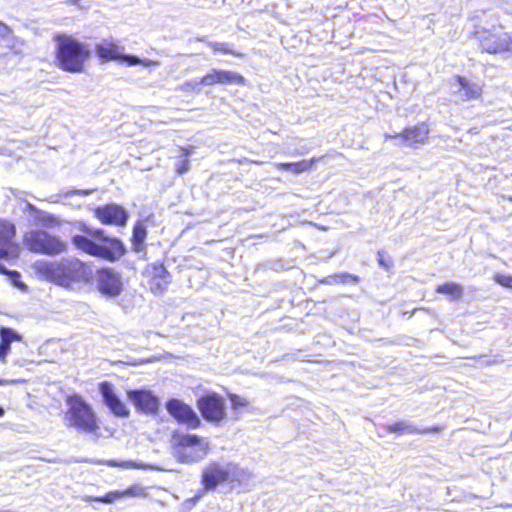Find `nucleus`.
Segmentation results:
<instances>
[{"label": "nucleus", "instance_id": "33", "mask_svg": "<svg viewBox=\"0 0 512 512\" xmlns=\"http://www.w3.org/2000/svg\"><path fill=\"white\" fill-rule=\"evenodd\" d=\"M494 281L499 285L512 289V276L505 274H495Z\"/></svg>", "mask_w": 512, "mask_h": 512}, {"label": "nucleus", "instance_id": "4", "mask_svg": "<svg viewBox=\"0 0 512 512\" xmlns=\"http://www.w3.org/2000/svg\"><path fill=\"white\" fill-rule=\"evenodd\" d=\"M68 405L64 414V420L69 428L86 434H98L100 430L99 420L90 404L78 394H70L66 397Z\"/></svg>", "mask_w": 512, "mask_h": 512}, {"label": "nucleus", "instance_id": "29", "mask_svg": "<svg viewBox=\"0 0 512 512\" xmlns=\"http://www.w3.org/2000/svg\"><path fill=\"white\" fill-rule=\"evenodd\" d=\"M121 499L126 497H146L148 495L146 488L139 484H133L124 490H120Z\"/></svg>", "mask_w": 512, "mask_h": 512}, {"label": "nucleus", "instance_id": "6", "mask_svg": "<svg viewBox=\"0 0 512 512\" xmlns=\"http://www.w3.org/2000/svg\"><path fill=\"white\" fill-rule=\"evenodd\" d=\"M171 439L174 456L180 463L199 461L209 450L208 442L196 434L175 431Z\"/></svg>", "mask_w": 512, "mask_h": 512}, {"label": "nucleus", "instance_id": "12", "mask_svg": "<svg viewBox=\"0 0 512 512\" xmlns=\"http://www.w3.org/2000/svg\"><path fill=\"white\" fill-rule=\"evenodd\" d=\"M93 214L103 225L123 227L129 219L127 210L122 205L116 203L98 206L94 208Z\"/></svg>", "mask_w": 512, "mask_h": 512}, {"label": "nucleus", "instance_id": "21", "mask_svg": "<svg viewBox=\"0 0 512 512\" xmlns=\"http://www.w3.org/2000/svg\"><path fill=\"white\" fill-rule=\"evenodd\" d=\"M95 52L103 63L122 59L120 47L112 41H103L95 46Z\"/></svg>", "mask_w": 512, "mask_h": 512}, {"label": "nucleus", "instance_id": "32", "mask_svg": "<svg viewBox=\"0 0 512 512\" xmlns=\"http://www.w3.org/2000/svg\"><path fill=\"white\" fill-rule=\"evenodd\" d=\"M0 274L8 276L16 286H22L21 275L16 270H8L0 263Z\"/></svg>", "mask_w": 512, "mask_h": 512}, {"label": "nucleus", "instance_id": "8", "mask_svg": "<svg viewBox=\"0 0 512 512\" xmlns=\"http://www.w3.org/2000/svg\"><path fill=\"white\" fill-rule=\"evenodd\" d=\"M196 406L201 416L208 422L220 423L226 418V403L222 395L208 391L196 400Z\"/></svg>", "mask_w": 512, "mask_h": 512}, {"label": "nucleus", "instance_id": "39", "mask_svg": "<svg viewBox=\"0 0 512 512\" xmlns=\"http://www.w3.org/2000/svg\"><path fill=\"white\" fill-rule=\"evenodd\" d=\"M121 60L126 61L129 65H137L140 63V59L135 55H123Z\"/></svg>", "mask_w": 512, "mask_h": 512}, {"label": "nucleus", "instance_id": "19", "mask_svg": "<svg viewBox=\"0 0 512 512\" xmlns=\"http://www.w3.org/2000/svg\"><path fill=\"white\" fill-rule=\"evenodd\" d=\"M454 79L460 86L457 93L459 94L462 101L477 100L482 96V85L471 82L461 75H456Z\"/></svg>", "mask_w": 512, "mask_h": 512}, {"label": "nucleus", "instance_id": "17", "mask_svg": "<svg viewBox=\"0 0 512 512\" xmlns=\"http://www.w3.org/2000/svg\"><path fill=\"white\" fill-rule=\"evenodd\" d=\"M98 389L103 397L104 403L111 412L118 417H127L129 410L123 401L115 393L114 385L111 382L103 381L98 384Z\"/></svg>", "mask_w": 512, "mask_h": 512}, {"label": "nucleus", "instance_id": "30", "mask_svg": "<svg viewBox=\"0 0 512 512\" xmlns=\"http://www.w3.org/2000/svg\"><path fill=\"white\" fill-rule=\"evenodd\" d=\"M228 399L230 400L231 407L235 411H239L249 406L250 401L241 395L235 393H228Z\"/></svg>", "mask_w": 512, "mask_h": 512}, {"label": "nucleus", "instance_id": "18", "mask_svg": "<svg viewBox=\"0 0 512 512\" xmlns=\"http://www.w3.org/2000/svg\"><path fill=\"white\" fill-rule=\"evenodd\" d=\"M230 473L217 463L208 465L202 473L201 483L206 490L215 489L219 484L229 479Z\"/></svg>", "mask_w": 512, "mask_h": 512}, {"label": "nucleus", "instance_id": "10", "mask_svg": "<svg viewBox=\"0 0 512 512\" xmlns=\"http://www.w3.org/2000/svg\"><path fill=\"white\" fill-rule=\"evenodd\" d=\"M16 233V226L12 221L0 218V260L20 256V246L14 241Z\"/></svg>", "mask_w": 512, "mask_h": 512}, {"label": "nucleus", "instance_id": "2", "mask_svg": "<svg viewBox=\"0 0 512 512\" xmlns=\"http://www.w3.org/2000/svg\"><path fill=\"white\" fill-rule=\"evenodd\" d=\"M38 278L62 287L88 282L92 272L86 262L72 257L55 261L39 260L33 264Z\"/></svg>", "mask_w": 512, "mask_h": 512}, {"label": "nucleus", "instance_id": "22", "mask_svg": "<svg viewBox=\"0 0 512 512\" xmlns=\"http://www.w3.org/2000/svg\"><path fill=\"white\" fill-rule=\"evenodd\" d=\"M22 336L8 327H0V362H6L12 342L21 341Z\"/></svg>", "mask_w": 512, "mask_h": 512}, {"label": "nucleus", "instance_id": "26", "mask_svg": "<svg viewBox=\"0 0 512 512\" xmlns=\"http://www.w3.org/2000/svg\"><path fill=\"white\" fill-rule=\"evenodd\" d=\"M208 47L212 50L213 54L232 55L235 57H243L244 55L228 43L211 41L208 42Z\"/></svg>", "mask_w": 512, "mask_h": 512}, {"label": "nucleus", "instance_id": "16", "mask_svg": "<svg viewBox=\"0 0 512 512\" xmlns=\"http://www.w3.org/2000/svg\"><path fill=\"white\" fill-rule=\"evenodd\" d=\"M127 396L137 411L151 415L158 412L159 400L151 391L145 389L128 390Z\"/></svg>", "mask_w": 512, "mask_h": 512}, {"label": "nucleus", "instance_id": "38", "mask_svg": "<svg viewBox=\"0 0 512 512\" xmlns=\"http://www.w3.org/2000/svg\"><path fill=\"white\" fill-rule=\"evenodd\" d=\"M179 149L182 153L181 157L189 159L188 157L194 152L195 147L193 145H186L180 146Z\"/></svg>", "mask_w": 512, "mask_h": 512}, {"label": "nucleus", "instance_id": "40", "mask_svg": "<svg viewBox=\"0 0 512 512\" xmlns=\"http://www.w3.org/2000/svg\"><path fill=\"white\" fill-rule=\"evenodd\" d=\"M195 85H196V83L187 82V83L184 84V88L185 89L194 88Z\"/></svg>", "mask_w": 512, "mask_h": 512}, {"label": "nucleus", "instance_id": "23", "mask_svg": "<svg viewBox=\"0 0 512 512\" xmlns=\"http://www.w3.org/2000/svg\"><path fill=\"white\" fill-rule=\"evenodd\" d=\"M320 158L303 159L298 162H280L275 166L280 171H290L294 174H301L310 171Z\"/></svg>", "mask_w": 512, "mask_h": 512}, {"label": "nucleus", "instance_id": "25", "mask_svg": "<svg viewBox=\"0 0 512 512\" xmlns=\"http://www.w3.org/2000/svg\"><path fill=\"white\" fill-rule=\"evenodd\" d=\"M435 291L438 294L447 296L452 301H457L464 294L463 286L456 282H445L436 286Z\"/></svg>", "mask_w": 512, "mask_h": 512}, {"label": "nucleus", "instance_id": "28", "mask_svg": "<svg viewBox=\"0 0 512 512\" xmlns=\"http://www.w3.org/2000/svg\"><path fill=\"white\" fill-rule=\"evenodd\" d=\"M37 221L38 224L46 228H55L61 225V220L59 217L45 212H39Z\"/></svg>", "mask_w": 512, "mask_h": 512}, {"label": "nucleus", "instance_id": "27", "mask_svg": "<svg viewBox=\"0 0 512 512\" xmlns=\"http://www.w3.org/2000/svg\"><path fill=\"white\" fill-rule=\"evenodd\" d=\"M83 499L86 502H101V503L111 504V503H114L115 501L121 499V494H120V490H113V491H109L106 494L100 495V496L86 495V496H84Z\"/></svg>", "mask_w": 512, "mask_h": 512}, {"label": "nucleus", "instance_id": "41", "mask_svg": "<svg viewBox=\"0 0 512 512\" xmlns=\"http://www.w3.org/2000/svg\"><path fill=\"white\" fill-rule=\"evenodd\" d=\"M206 37L205 36H202V37H199L198 38V41H205Z\"/></svg>", "mask_w": 512, "mask_h": 512}, {"label": "nucleus", "instance_id": "31", "mask_svg": "<svg viewBox=\"0 0 512 512\" xmlns=\"http://www.w3.org/2000/svg\"><path fill=\"white\" fill-rule=\"evenodd\" d=\"M108 465L111 467L123 468V469H142L145 467L143 464L128 460V461H108Z\"/></svg>", "mask_w": 512, "mask_h": 512}, {"label": "nucleus", "instance_id": "11", "mask_svg": "<svg viewBox=\"0 0 512 512\" xmlns=\"http://www.w3.org/2000/svg\"><path fill=\"white\" fill-rule=\"evenodd\" d=\"M430 125L427 122H419L412 126L403 128L395 134H385V139H401L403 143L409 146H416L426 143L430 137Z\"/></svg>", "mask_w": 512, "mask_h": 512}, {"label": "nucleus", "instance_id": "3", "mask_svg": "<svg viewBox=\"0 0 512 512\" xmlns=\"http://www.w3.org/2000/svg\"><path fill=\"white\" fill-rule=\"evenodd\" d=\"M56 43L55 64L69 73H82L91 57L88 45L73 35L57 33L53 36Z\"/></svg>", "mask_w": 512, "mask_h": 512}, {"label": "nucleus", "instance_id": "35", "mask_svg": "<svg viewBox=\"0 0 512 512\" xmlns=\"http://www.w3.org/2000/svg\"><path fill=\"white\" fill-rule=\"evenodd\" d=\"M377 255H378V263H379L380 266H382V267H384L386 269L391 267L392 261H391V259L389 257H387V259L385 258V256H386L385 252L379 251L377 253Z\"/></svg>", "mask_w": 512, "mask_h": 512}, {"label": "nucleus", "instance_id": "24", "mask_svg": "<svg viewBox=\"0 0 512 512\" xmlns=\"http://www.w3.org/2000/svg\"><path fill=\"white\" fill-rule=\"evenodd\" d=\"M147 238V228L141 222H136L133 226L131 235V245L134 252L139 253L145 250V240Z\"/></svg>", "mask_w": 512, "mask_h": 512}, {"label": "nucleus", "instance_id": "36", "mask_svg": "<svg viewBox=\"0 0 512 512\" xmlns=\"http://www.w3.org/2000/svg\"><path fill=\"white\" fill-rule=\"evenodd\" d=\"M11 34L12 29L7 24L0 21V40L9 37Z\"/></svg>", "mask_w": 512, "mask_h": 512}, {"label": "nucleus", "instance_id": "20", "mask_svg": "<svg viewBox=\"0 0 512 512\" xmlns=\"http://www.w3.org/2000/svg\"><path fill=\"white\" fill-rule=\"evenodd\" d=\"M385 430L389 433H395L397 435H402L404 433H417V434H429V433H438L443 427L441 425H435L431 427L425 428H417L412 425H408L403 421H397L394 423H390L385 425Z\"/></svg>", "mask_w": 512, "mask_h": 512}, {"label": "nucleus", "instance_id": "34", "mask_svg": "<svg viewBox=\"0 0 512 512\" xmlns=\"http://www.w3.org/2000/svg\"><path fill=\"white\" fill-rule=\"evenodd\" d=\"M190 169V161L187 158H182V160L175 166V173L177 175H183Z\"/></svg>", "mask_w": 512, "mask_h": 512}, {"label": "nucleus", "instance_id": "15", "mask_svg": "<svg viewBox=\"0 0 512 512\" xmlns=\"http://www.w3.org/2000/svg\"><path fill=\"white\" fill-rule=\"evenodd\" d=\"M149 289L153 294L163 293L169 283V272L162 262H154L145 269Z\"/></svg>", "mask_w": 512, "mask_h": 512}, {"label": "nucleus", "instance_id": "7", "mask_svg": "<svg viewBox=\"0 0 512 512\" xmlns=\"http://www.w3.org/2000/svg\"><path fill=\"white\" fill-rule=\"evenodd\" d=\"M472 37L482 52L487 54H512V36L495 28L476 27Z\"/></svg>", "mask_w": 512, "mask_h": 512}, {"label": "nucleus", "instance_id": "5", "mask_svg": "<svg viewBox=\"0 0 512 512\" xmlns=\"http://www.w3.org/2000/svg\"><path fill=\"white\" fill-rule=\"evenodd\" d=\"M22 246L30 253L58 256L68 252L69 245L59 235L44 229H31L22 236Z\"/></svg>", "mask_w": 512, "mask_h": 512}, {"label": "nucleus", "instance_id": "42", "mask_svg": "<svg viewBox=\"0 0 512 512\" xmlns=\"http://www.w3.org/2000/svg\"><path fill=\"white\" fill-rule=\"evenodd\" d=\"M4 414V410L2 407H0V416H2Z\"/></svg>", "mask_w": 512, "mask_h": 512}, {"label": "nucleus", "instance_id": "9", "mask_svg": "<svg viewBox=\"0 0 512 512\" xmlns=\"http://www.w3.org/2000/svg\"><path fill=\"white\" fill-rule=\"evenodd\" d=\"M166 409L170 416L179 424L189 429H198L202 421L193 408L179 399H170L166 402Z\"/></svg>", "mask_w": 512, "mask_h": 512}, {"label": "nucleus", "instance_id": "14", "mask_svg": "<svg viewBox=\"0 0 512 512\" xmlns=\"http://www.w3.org/2000/svg\"><path fill=\"white\" fill-rule=\"evenodd\" d=\"M98 290L106 296L114 297L120 294L122 282L118 273L112 268H100L96 273Z\"/></svg>", "mask_w": 512, "mask_h": 512}, {"label": "nucleus", "instance_id": "13", "mask_svg": "<svg viewBox=\"0 0 512 512\" xmlns=\"http://www.w3.org/2000/svg\"><path fill=\"white\" fill-rule=\"evenodd\" d=\"M199 84L202 86H214L217 84L244 86L246 85V79L238 72L212 69L200 78Z\"/></svg>", "mask_w": 512, "mask_h": 512}, {"label": "nucleus", "instance_id": "1", "mask_svg": "<svg viewBox=\"0 0 512 512\" xmlns=\"http://www.w3.org/2000/svg\"><path fill=\"white\" fill-rule=\"evenodd\" d=\"M77 229L79 233L71 237V243L79 252L108 262H117L126 254L123 241L107 235L103 229L90 227L85 222H78Z\"/></svg>", "mask_w": 512, "mask_h": 512}, {"label": "nucleus", "instance_id": "37", "mask_svg": "<svg viewBox=\"0 0 512 512\" xmlns=\"http://www.w3.org/2000/svg\"><path fill=\"white\" fill-rule=\"evenodd\" d=\"M335 281H339L342 283H345L348 279H352L353 281H357L358 277L353 276L349 273H341V274H335L334 275Z\"/></svg>", "mask_w": 512, "mask_h": 512}]
</instances>
